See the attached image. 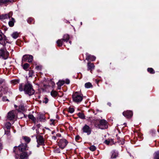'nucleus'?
<instances>
[{
    "label": "nucleus",
    "instance_id": "obj_44",
    "mask_svg": "<svg viewBox=\"0 0 159 159\" xmlns=\"http://www.w3.org/2000/svg\"><path fill=\"white\" fill-rule=\"evenodd\" d=\"M2 100L3 101H8V99L7 98V97L6 96H4L3 97V98H2Z\"/></svg>",
    "mask_w": 159,
    "mask_h": 159
},
{
    "label": "nucleus",
    "instance_id": "obj_4",
    "mask_svg": "<svg viewBox=\"0 0 159 159\" xmlns=\"http://www.w3.org/2000/svg\"><path fill=\"white\" fill-rule=\"evenodd\" d=\"M68 143V142L65 139H61L58 143V145L60 148L63 149Z\"/></svg>",
    "mask_w": 159,
    "mask_h": 159
},
{
    "label": "nucleus",
    "instance_id": "obj_25",
    "mask_svg": "<svg viewBox=\"0 0 159 159\" xmlns=\"http://www.w3.org/2000/svg\"><path fill=\"white\" fill-rule=\"evenodd\" d=\"M93 86L91 84L90 82H88L85 84V87L86 88H89Z\"/></svg>",
    "mask_w": 159,
    "mask_h": 159
},
{
    "label": "nucleus",
    "instance_id": "obj_34",
    "mask_svg": "<svg viewBox=\"0 0 159 159\" xmlns=\"http://www.w3.org/2000/svg\"><path fill=\"white\" fill-rule=\"evenodd\" d=\"M19 110H21L23 111H24L25 110V108L24 106L21 104L19 106Z\"/></svg>",
    "mask_w": 159,
    "mask_h": 159
},
{
    "label": "nucleus",
    "instance_id": "obj_35",
    "mask_svg": "<svg viewBox=\"0 0 159 159\" xmlns=\"http://www.w3.org/2000/svg\"><path fill=\"white\" fill-rule=\"evenodd\" d=\"M33 57L32 55H29L28 58V62L30 63L32 61Z\"/></svg>",
    "mask_w": 159,
    "mask_h": 159
},
{
    "label": "nucleus",
    "instance_id": "obj_38",
    "mask_svg": "<svg viewBox=\"0 0 159 159\" xmlns=\"http://www.w3.org/2000/svg\"><path fill=\"white\" fill-rule=\"evenodd\" d=\"M8 24L10 27H12L14 25V22L13 21H10L9 22Z\"/></svg>",
    "mask_w": 159,
    "mask_h": 159
},
{
    "label": "nucleus",
    "instance_id": "obj_57",
    "mask_svg": "<svg viewBox=\"0 0 159 159\" xmlns=\"http://www.w3.org/2000/svg\"><path fill=\"white\" fill-rule=\"evenodd\" d=\"M36 126H37L38 128H39L41 126L40 125V124H38Z\"/></svg>",
    "mask_w": 159,
    "mask_h": 159
},
{
    "label": "nucleus",
    "instance_id": "obj_55",
    "mask_svg": "<svg viewBox=\"0 0 159 159\" xmlns=\"http://www.w3.org/2000/svg\"><path fill=\"white\" fill-rule=\"evenodd\" d=\"M58 86V87H57V89H61V86H60V85H57Z\"/></svg>",
    "mask_w": 159,
    "mask_h": 159
},
{
    "label": "nucleus",
    "instance_id": "obj_26",
    "mask_svg": "<svg viewBox=\"0 0 159 159\" xmlns=\"http://www.w3.org/2000/svg\"><path fill=\"white\" fill-rule=\"evenodd\" d=\"M57 94V92L54 90H52L51 93V95L53 97H56Z\"/></svg>",
    "mask_w": 159,
    "mask_h": 159
},
{
    "label": "nucleus",
    "instance_id": "obj_33",
    "mask_svg": "<svg viewBox=\"0 0 159 159\" xmlns=\"http://www.w3.org/2000/svg\"><path fill=\"white\" fill-rule=\"evenodd\" d=\"M29 66V65L27 63H26L23 65V68L25 70H26L28 68Z\"/></svg>",
    "mask_w": 159,
    "mask_h": 159
},
{
    "label": "nucleus",
    "instance_id": "obj_60",
    "mask_svg": "<svg viewBox=\"0 0 159 159\" xmlns=\"http://www.w3.org/2000/svg\"><path fill=\"white\" fill-rule=\"evenodd\" d=\"M52 86L54 85L55 84V83L53 82H52Z\"/></svg>",
    "mask_w": 159,
    "mask_h": 159
},
{
    "label": "nucleus",
    "instance_id": "obj_20",
    "mask_svg": "<svg viewBox=\"0 0 159 159\" xmlns=\"http://www.w3.org/2000/svg\"><path fill=\"white\" fill-rule=\"evenodd\" d=\"M63 42V41L62 40V39H59L58 40H57V44L58 46L59 47L61 46L62 45Z\"/></svg>",
    "mask_w": 159,
    "mask_h": 159
},
{
    "label": "nucleus",
    "instance_id": "obj_39",
    "mask_svg": "<svg viewBox=\"0 0 159 159\" xmlns=\"http://www.w3.org/2000/svg\"><path fill=\"white\" fill-rule=\"evenodd\" d=\"M68 111L71 113H73L74 111V109L73 107H70L69 108Z\"/></svg>",
    "mask_w": 159,
    "mask_h": 159
},
{
    "label": "nucleus",
    "instance_id": "obj_19",
    "mask_svg": "<svg viewBox=\"0 0 159 159\" xmlns=\"http://www.w3.org/2000/svg\"><path fill=\"white\" fill-rule=\"evenodd\" d=\"M28 116L29 118L35 124H36V119L34 116L33 115H29Z\"/></svg>",
    "mask_w": 159,
    "mask_h": 159
},
{
    "label": "nucleus",
    "instance_id": "obj_8",
    "mask_svg": "<svg viewBox=\"0 0 159 159\" xmlns=\"http://www.w3.org/2000/svg\"><path fill=\"white\" fill-rule=\"evenodd\" d=\"M37 141L38 144L42 145H44V141L43 137L42 136L40 135L38 138L37 139Z\"/></svg>",
    "mask_w": 159,
    "mask_h": 159
},
{
    "label": "nucleus",
    "instance_id": "obj_61",
    "mask_svg": "<svg viewBox=\"0 0 159 159\" xmlns=\"http://www.w3.org/2000/svg\"><path fill=\"white\" fill-rule=\"evenodd\" d=\"M11 20H12L11 21H13L14 22H15L14 19L13 18H11Z\"/></svg>",
    "mask_w": 159,
    "mask_h": 159
},
{
    "label": "nucleus",
    "instance_id": "obj_24",
    "mask_svg": "<svg viewBox=\"0 0 159 159\" xmlns=\"http://www.w3.org/2000/svg\"><path fill=\"white\" fill-rule=\"evenodd\" d=\"M78 116L80 118L82 119H84L85 118V116L84 114L82 113L79 112L78 114Z\"/></svg>",
    "mask_w": 159,
    "mask_h": 159
},
{
    "label": "nucleus",
    "instance_id": "obj_52",
    "mask_svg": "<svg viewBox=\"0 0 159 159\" xmlns=\"http://www.w3.org/2000/svg\"><path fill=\"white\" fill-rule=\"evenodd\" d=\"M52 139L55 140L57 139V138L55 136H53L52 137Z\"/></svg>",
    "mask_w": 159,
    "mask_h": 159
},
{
    "label": "nucleus",
    "instance_id": "obj_5",
    "mask_svg": "<svg viewBox=\"0 0 159 159\" xmlns=\"http://www.w3.org/2000/svg\"><path fill=\"white\" fill-rule=\"evenodd\" d=\"M122 114L124 116L127 118H131L133 115L132 111L129 110L124 111Z\"/></svg>",
    "mask_w": 159,
    "mask_h": 159
},
{
    "label": "nucleus",
    "instance_id": "obj_45",
    "mask_svg": "<svg viewBox=\"0 0 159 159\" xmlns=\"http://www.w3.org/2000/svg\"><path fill=\"white\" fill-rule=\"evenodd\" d=\"M80 137L79 135H77L75 137V139L77 141L78 140H79V139H80Z\"/></svg>",
    "mask_w": 159,
    "mask_h": 159
},
{
    "label": "nucleus",
    "instance_id": "obj_46",
    "mask_svg": "<svg viewBox=\"0 0 159 159\" xmlns=\"http://www.w3.org/2000/svg\"><path fill=\"white\" fill-rule=\"evenodd\" d=\"M35 68L38 70H41V67L40 66H37Z\"/></svg>",
    "mask_w": 159,
    "mask_h": 159
},
{
    "label": "nucleus",
    "instance_id": "obj_54",
    "mask_svg": "<svg viewBox=\"0 0 159 159\" xmlns=\"http://www.w3.org/2000/svg\"><path fill=\"white\" fill-rule=\"evenodd\" d=\"M57 136L59 137H61V134H57Z\"/></svg>",
    "mask_w": 159,
    "mask_h": 159
},
{
    "label": "nucleus",
    "instance_id": "obj_14",
    "mask_svg": "<svg viewBox=\"0 0 159 159\" xmlns=\"http://www.w3.org/2000/svg\"><path fill=\"white\" fill-rule=\"evenodd\" d=\"M28 155L25 152H22L20 154V158L21 159H25L27 158Z\"/></svg>",
    "mask_w": 159,
    "mask_h": 159
},
{
    "label": "nucleus",
    "instance_id": "obj_42",
    "mask_svg": "<svg viewBox=\"0 0 159 159\" xmlns=\"http://www.w3.org/2000/svg\"><path fill=\"white\" fill-rule=\"evenodd\" d=\"M33 21V19L31 18H29L27 20V22L29 24L31 23Z\"/></svg>",
    "mask_w": 159,
    "mask_h": 159
},
{
    "label": "nucleus",
    "instance_id": "obj_59",
    "mask_svg": "<svg viewBox=\"0 0 159 159\" xmlns=\"http://www.w3.org/2000/svg\"><path fill=\"white\" fill-rule=\"evenodd\" d=\"M107 104L109 106H111V104L110 102H108Z\"/></svg>",
    "mask_w": 159,
    "mask_h": 159
},
{
    "label": "nucleus",
    "instance_id": "obj_11",
    "mask_svg": "<svg viewBox=\"0 0 159 159\" xmlns=\"http://www.w3.org/2000/svg\"><path fill=\"white\" fill-rule=\"evenodd\" d=\"M94 66L93 63H92L90 62H88L87 63V70H90L91 71H92V70L94 68ZM92 73V72H91Z\"/></svg>",
    "mask_w": 159,
    "mask_h": 159
},
{
    "label": "nucleus",
    "instance_id": "obj_29",
    "mask_svg": "<svg viewBox=\"0 0 159 159\" xmlns=\"http://www.w3.org/2000/svg\"><path fill=\"white\" fill-rule=\"evenodd\" d=\"M147 71L150 74H153L155 73V72L153 69L152 68H148L147 69Z\"/></svg>",
    "mask_w": 159,
    "mask_h": 159
},
{
    "label": "nucleus",
    "instance_id": "obj_21",
    "mask_svg": "<svg viewBox=\"0 0 159 159\" xmlns=\"http://www.w3.org/2000/svg\"><path fill=\"white\" fill-rule=\"evenodd\" d=\"M9 17V16L7 14H2L0 15V19L1 20L5 19Z\"/></svg>",
    "mask_w": 159,
    "mask_h": 159
},
{
    "label": "nucleus",
    "instance_id": "obj_49",
    "mask_svg": "<svg viewBox=\"0 0 159 159\" xmlns=\"http://www.w3.org/2000/svg\"><path fill=\"white\" fill-rule=\"evenodd\" d=\"M50 121L52 122V123L51 124V125H52V124L54 125V124L55 120L51 119H50Z\"/></svg>",
    "mask_w": 159,
    "mask_h": 159
},
{
    "label": "nucleus",
    "instance_id": "obj_40",
    "mask_svg": "<svg viewBox=\"0 0 159 159\" xmlns=\"http://www.w3.org/2000/svg\"><path fill=\"white\" fill-rule=\"evenodd\" d=\"M5 134L9 136L10 135V130H5Z\"/></svg>",
    "mask_w": 159,
    "mask_h": 159
},
{
    "label": "nucleus",
    "instance_id": "obj_27",
    "mask_svg": "<svg viewBox=\"0 0 159 159\" xmlns=\"http://www.w3.org/2000/svg\"><path fill=\"white\" fill-rule=\"evenodd\" d=\"M29 56L27 55H25L23 56L22 59V61L23 62H25L28 60Z\"/></svg>",
    "mask_w": 159,
    "mask_h": 159
},
{
    "label": "nucleus",
    "instance_id": "obj_31",
    "mask_svg": "<svg viewBox=\"0 0 159 159\" xmlns=\"http://www.w3.org/2000/svg\"><path fill=\"white\" fill-rule=\"evenodd\" d=\"M112 142H113L112 139H108L106 140L104 143H105L107 145L109 144V143Z\"/></svg>",
    "mask_w": 159,
    "mask_h": 159
},
{
    "label": "nucleus",
    "instance_id": "obj_3",
    "mask_svg": "<svg viewBox=\"0 0 159 159\" xmlns=\"http://www.w3.org/2000/svg\"><path fill=\"white\" fill-rule=\"evenodd\" d=\"M72 98L73 101L77 103L80 102L83 99V97L79 94L78 92H75L72 95Z\"/></svg>",
    "mask_w": 159,
    "mask_h": 159
},
{
    "label": "nucleus",
    "instance_id": "obj_17",
    "mask_svg": "<svg viewBox=\"0 0 159 159\" xmlns=\"http://www.w3.org/2000/svg\"><path fill=\"white\" fill-rule=\"evenodd\" d=\"M70 39L69 36L68 34H65L64 35L63 38L62 39L64 42H67Z\"/></svg>",
    "mask_w": 159,
    "mask_h": 159
},
{
    "label": "nucleus",
    "instance_id": "obj_9",
    "mask_svg": "<svg viewBox=\"0 0 159 159\" xmlns=\"http://www.w3.org/2000/svg\"><path fill=\"white\" fill-rule=\"evenodd\" d=\"M27 145L26 143H21L18 146V149L20 152H22L26 150Z\"/></svg>",
    "mask_w": 159,
    "mask_h": 159
},
{
    "label": "nucleus",
    "instance_id": "obj_1",
    "mask_svg": "<svg viewBox=\"0 0 159 159\" xmlns=\"http://www.w3.org/2000/svg\"><path fill=\"white\" fill-rule=\"evenodd\" d=\"M19 88L20 91H23L25 94L30 96L34 94L35 92L32 84L28 80L24 85L23 84H20Z\"/></svg>",
    "mask_w": 159,
    "mask_h": 159
},
{
    "label": "nucleus",
    "instance_id": "obj_7",
    "mask_svg": "<svg viewBox=\"0 0 159 159\" xmlns=\"http://www.w3.org/2000/svg\"><path fill=\"white\" fill-rule=\"evenodd\" d=\"M15 117V115L14 111H10L8 113L7 116V119L9 120H13Z\"/></svg>",
    "mask_w": 159,
    "mask_h": 159
},
{
    "label": "nucleus",
    "instance_id": "obj_41",
    "mask_svg": "<svg viewBox=\"0 0 159 159\" xmlns=\"http://www.w3.org/2000/svg\"><path fill=\"white\" fill-rule=\"evenodd\" d=\"M48 101V98L45 97L44 98V100L43 101V103H44L45 104H47Z\"/></svg>",
    "mask_w": 159,
    "mask_h": 159
},
{
    "label": "nucleus",
    "instance_id": "obj_32",
    "mask_svg": "<svg viewBox=\"0 0 159 159\" xmlns=\"http://www.w3.org/2000/svg\"><path fill=\"white\" fill-rule=\"evenodd\" d=\"M65 81L64 80H59L58 82L57 83V85H60L61 86L63 85L65 83Z\"/></svg>",
    "mask_w": 159,
    "mask_h": 159
},
{
    "label": "nucleus",
    "instance_id": "obj_23",
    "mask_svg": "<svg viewBox=\"0 0 159 159\" xmlns=\"http://www.w3.org/2000/svg\"><path fill=\"white\" fill-rule=\"evenodd\" d=\"M11 125V124L9 122L6 123L5 125L6 128H7V130H10Z\"/></svg>",
    "mask_w": 159,
    "mask_h": 159
},
{
    "label": "nucleus",
    "instance_id": "obj_28",
    "mask_svg": "<svg viewBox=\"0 0 159 159\" xmlns=\"http://www.w3.org/2000/svg\"><path fill=\"white\" fill-rule=\"evenodd\" d=\"M23 139L27 143H28L30 141V139L27 136L23 137Z\"/></svg>",
    "mask_w": 159,
    "mask_h": 159
},
{
    "label": "nucleus",
    "instance_id": "obj_62",
    "mask_svg": "<svg viewBox=\"0 0 159 159\" xmlns=\"http://www.w3.org/2000/svg\"><path fill=\"white\" fill-rule=\"evenodd\" d=\"M2 96V94L1 93H0V97H1Z\"/></svg>",
    "mask_w": 159,
    "mask_h": 159
},
{
    "label": "nucleus",
    "instance_id": "obj_36",
    "mask_svg": "<svg viewBox=\"0 0 159 159\" xmlns=\"http://www.w3.org/2000/svg\"><path fill=\"white\" fill-rule=\"evenodd\" d=\"M34 73V72L33 70H30L29 73V77H32Z\"/></svg>",
    "mask_w": 159,
    "mask_h": 159
},
{
    "label": "nucleus",
    "instance_id": "obj_16",
    "mask_svg": "<svg viewBox=\"0 0 159 159\" xmlns=\"http://www.w3.org/2000/svg\"><path fill=\"white\" fill-rule=\"evenodd\" d=\"M17 116L18 118L20 119H21L23 117H24L25 118L27 117V116H25L24 113L21 112H18L17 114Z\"/></svg>",
    "mask_w": 159,
    "mask_h": 159
},
{
    "label": "nucleus",
    "instance_id": "obj_10",
    "mask_svg": "<svg viewBox=\"0 0 159 159\" xmlns=\"http://www.w3.org/2000/svg\"><path fill=\"white\" fill-rule=\"evenodd\" d=\"M14 2V0H0V6L5 4H8L9 3H12Z\"/></svg>",
    "mask_w": 159,
    "mask_h": 159
},
{
    "label": "nucleus",
    "instance_id": "obj_48",
    "mask_svg": "<svg viewBox=\"0 0 159 159\" xmlns=\"http://www.w3.org/2000/svg\"><path fill=\"white\" fill-rule=\"evenodd\" d=\"M70 81L69 79H66V80L65 82L66 84H69L70 83Z\"/></svg>",
    "mask_w": 159,
    "mask_h": 159
},
{
    "label": "nucleus",
    "instance_id": "obj_13",
    "mask_svg": "<svg viewBox=\"0 0 159 159\" xmlns=\"http://www.w3.org/2000/svg\"><path fill=\"white\" fill-rule=\"evenodd\" d=\"M1 90L3 91L4 94H6L8 92V88L4 85L1 87Z\"/></svg>",
    "mask_w": 159,
    "mask_h": 159
},
{
    "label": "nucleus",
    "instance_id": "obj_6",
    "mask_svg": "<svg viewBox=\"0 0 159 159\" xmlns=\"http://www.w3.org/2000/svg\"><path fill=\"white\" fill-rule=\"evenodd\" d=\"M83 131L84 133H85L88 135L91 134V130L90 127L87 125H85L82 128Z\"/></svg>",
    "mask_w": 159,
    "mask_h": 159
},
{
    "label": "nucleus",
    "instance_id": "obj_63",
    "mask_svg": "<svg viewBox=\"0 0 159 159\" xmlns=\"http://www.w3.org/2000/svg\"><path fill=\"white\" fill-rule=\"evenodd\" d=\"M120 137H117V139L118 140V141H120Z\"/></svg>",
    "mask_w": 159,
    "mask_h": 159
},
{
    "label": "nucleus",
    "instance_id": "obj_12",
    "mask_svg": "<svg viewBox=\"0 0 159 159\" xmlns=\"http://www.w3.org/2000/svg\"><path fill=\"white\" fill-rule=\"evenodd\" d=\"M96 57L95 56L91 55H89L88 54H86V60L88 61L90 60L92 61H93L95 60Z\"/></svg>",
    "mask_w": 159,
    "mask_h": 159
},
{
    "label": "nucleus",
    "instance_id": "obj_15",
    "mask_svg": "<svg viewBox=\"0 0 159 159\" xmlns=\"http://www.w3.org/2000/svg\"><path fill=\"white\" fill-rule=\"evenodd\" d=\"M111 158H116L118 156V153L113 151L111 152Z\"/></svg>",
    "mask_w": 159,
    "mask_h": 159
},
{
    "label": "nucleus",
    "instance_id": "obj_56",
    "mask_svg": "<svg viewBox=\"0 0 159 159\" xmlns=\"http://www.w3.org/2000/svg\"><path fill=\"white\" fill-rule=\"evenodd\" d=\"M99 81H100L99 80H97V79H96V80H95V81H96V83H97L98 84V82H99Z\"/></svg>",
    "mask_w": 159,
    "mask_h": 159
},
{
    "label": "nucleus",
    "instance_id": "obj_22",
    "mask_svg": "<svg viewBox=\"0 0 159 159\" xmlns=\"http://www.w3.org/2000/svg\"><path fill=\"white\" fill-rule=\"evenodd\" d=\"M19 35L18 33L17 32H15L13 33L11 35V36L13 38L16 39L18 37Z\"/></svg>",
    "mask_w": 159,
    "mask_h": 159
},
{
    "label": "nucleus",
    "instance_id": "obj_37",
    "mask_svg": "<svg viewBox=\"0 0 159 159\" xmlns=\"http://www.w3.org/2000/svg\"><path fill=\"white\" fill-rule=\"evenodd\" d=\"M89 149L90 150L92 151H94L96 150V148L94 146L92 145L89 148Z\"/></svg>",
    "mask_w": 159,
    "mask_h": 159
},
{
    "label": "nucleus",
    "instance_id": "obj_47",
    "mask_svg": "<svg viewBox=\"0 0 159 159\" xmlns=\"http://www.w3.org/2000/svg\"><path fill=\"white\" fill-rule=\"evenodd\" d=\"M19 82V80H15L13 81V83L14 84H16L17 83H18Z\"/></svg>",
    "mask_w": 159,
    "mask_h": 159
},
{
    "label": "nucleus",
    "instance_id": "obj_43",
    "mask_svg": "<svg viewBox=\"0 0 159 159\" xmlns=\"http://www.w3.org/2000/svg\"><path fill=\"white\" fill-rule=\"evenodd\" d=\"M5 80L4 79H0V85L5 83Z\"/></svg>",
    "mask_w": 159,
    "mask_h": 159
},
{
    "label": "nucleus",
    "instance_id": "obj_53",
    "mask_svg": "<svg viewBox=\"0 0 159 159\" xmlns=\"http://www.w3.org/2000/svg\"><path fill=\"white\" fill-rule=\"evenodd\" d=\"M3 39L2 36L0 34V41H1Z\"/></svg>",
    "mask_w": 159,
    "mask_h": 159
},
{
    "label": "nucleus",
    "instance_id": "obj_64",
    "mask_svg": "<svg viewBox=\"0 0 159 159\" xmlns=\"http://www.w3.org/2000/svg\"><path fill=\"white\" fill-rule=\"evenodd\" d=\"M54 133H55V131H53L52 132V134H53Z\"/></svg>",
    "mask_w": 159,
    "mask_h": 159
},
{
    "label": "nucleus",
    "instance_id": "obj_18",
    "mask_svg": "<svg viewBox=\"0 0 159 159\" xmlns=\"http://www.w3.org/2000/svg\"><path fill=\"white\" fill-rule=\"evenodd\" d=\"M45 119L44 116L43 115H40L39 116V119L37 118V122L42 121Z\"/></svg>",
    "mask_w": 159,
    "mask_h": 159
},
{
    "label": "nucleus",
    "instance_id": "obj_2",
    "mask_svg": "<svg viewBox=\"0 0 159 159\" xmlns=\"http://www.w3.org/2000/svg\"><path fill=\"white\" fill-rule=\"evenodd\" d=\"M97 126L98 128L101 129H107L108 127V123L104 119H102L99 120V123Z\"/></svg>",
    "mask_w": 159,
    "mask_h": 159
},
{
    "label": "nucleus",
    "instance_id": "obj_58",
    "mask_svg": "<svg viewBox=\"0 0 159 159\" xmlns=\"http://www.w3.org/2000/svg\"><path fill=\"white\" fill-rule=\"evenodd\" d=\"M2 148V144L0 143V150H1Z\"/></svg>",
    "mask_w": 159,
    "mask_h": 159
},
{
    "label": "nucleus",
    "instance_id": "obj_50",
    "mask_svg": "<svg viewBox=\"0 0 159 159\" xmlns=\"http://www.w3.org/2000/svg\"><path fill=\"white\" fill-rule=\"evenodd\" d=\"M0 44L3 45V46H5L6 45V43L5 41H4L2 43L0 42Z\"/></svg>",
    "mask_w": 159,
    "mask_h": 159
},
{
    "label": "nucleus",
    "instance_id": "obj_51",
    "mask_svg": "<svg viewBox=\"0 0 159 159\" xmlns=\"http://www.w3.org/2000/svg\"><path fill=\"white\" fill-rule=\"evenodd\" d=\"M17 148V146H15L14 147L13 150V152L16 153V149Z\"/></svg>",
    "mask_w": 159,
    "mask_h": 159
},
{
    "label": "nucleus",
    "instance_id": "obj_30",
    "mask_svg": "<svg viewBox=\"0 0 159 159\" xmlns=\"http://www.w3.org/2000/svg\"><path fill=\"white\" fill-rule=\"evenodd\" d=\"M154 159H159V151L155 152Z\"/></svg>",
    "mask_w": 159,
    "mask_h": 159
}]
</instances>
